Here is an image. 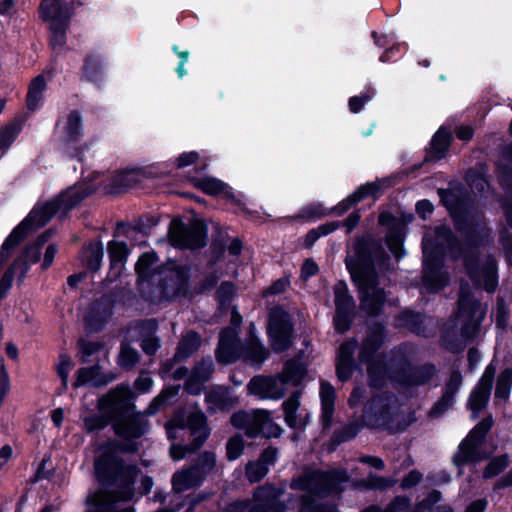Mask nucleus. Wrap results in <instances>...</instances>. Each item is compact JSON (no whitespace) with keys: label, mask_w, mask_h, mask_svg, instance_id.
<instances>
[{"label":"nucleus","mask_w":512,"mask_h":512,"mask_svg":"<svg viewBox=\"0 0 512 512\" xmlns=\"http://www.w3.org/2000/svg\"><path fill=\"white\" fill-rule=\"evenodd\" d=\"M361 429L362 425L357 421L349 422L341 428L335 429L330 437L331 449H335L342 443L353 440L360 433Z\"/></svg>","instance_id":"40"},{"label":"nucleus","mask_w":512,"mask_h":512,"mask_svg":"<svg viewBox=\"0 0 512 512\" xmlns=\"http://www.w3.org/2000/svg\"><path fill=\"white\" fill-rule=\"evenodd\" d=\"M160 222V217L153 214H143L134 220L135 229L137 234L148 236L151 234L152 229Z\"/></svg>","instance_id":"54"},{"label":"nucleus","mask_w":512,"mask_h":512,"mask_svg":"<svg viewBox=\"0 0 512 512\" xmlns=\"http://www.w3.org/2000/svg\"><path fill=\"white\" fill-rule=\"evenodd\" d=\"M280 490L273 484L258 486L253 492L255 502L268 505L272 512H285V504L280 501Z\"/></svg>","instance_id":"29"},{"label":"nucleus","mask_w":512,"mask_h":512,"mask_svg":"<svg viewBox=\"0 0 512 512\" xmlns=\"http://www.w3.org/2000/svg\"><path fill=\"white\" fill-rule=\"evenodd\" d=\"M106 250L109 259V270L103 282L109 285L116 282L121 277L131 249L125 241L112 239L108 241Z\"/></svg>","instance_id":"20"},{"label":"nucleus","mask_w":512,"mask_h":512,"mask_svg":"<svg viewBox=\"0 0 512 512\" xmlns=\"http://www.w3.org/2000/svg\"><path fill=\"white\" fill-rule=\"evenodd\" d=\"M328 215V210L320 203L310 204L299 210L295 220L315 221Z\"/></svg>","instance_id":"52"},{"label":"nucleus","mask_w":512,"mask_h":512,"mask_svg":"<svg viewBox=\"0 0 512 512\" xmlns=\"http://www.w3.org/2000/svg\"><path fill=\"white\" fill-rule=\"evenodd\" d=\"M168 236L174 247L196 251L204 248L208 242V226L204 220H195L187 225L180 217L173 218Z\"/></svg>","instance_id":"11"},{"label":"nucleus","mask_w":512,"mask_h":512,"mask_svg":"<svg viewBox=\"0 0 512 512\" xmlns=\"http://www.w3.org/2000/svg\"><path fill=\"white\" fill-rule=\"evenodd\" d=\"M216 465V455L212 451L201 453L191 468L195 476H206L212 472Z\"/></svg>","instance_id":"48"},{"label":"nucleus","mask_w":512,"mask_h":512,"mask_svg":"<svg viewBox=\"0 0 512 512\" xmlns=\"http://www.w3.org/2000/svg\"><path fill=\"white\" fill-rule=\"evenodd\" d=\"M408 50L406 42L393 43L390 47L386 48L385 51L379 57V61L382 63L396 62L401 59Z\"/></svg>","instance_id":"57"},{"label":"nucleus","mask_w":512,"mask_h":512,"mask_svg":"<svg viewBox=\"0 0 512 512\" xmlns=\"http://www.w3.org/2000/svg\"><path fill=\"white\" fill-rule=\"evenodd\" d=\"M137 396L128 383H120L98 399V411L109 417L117 436L143 437L148 432L150 423L137 411Z\"/></svg>","instance_id":"3"},{"label":"nucleus","mask_w":512,"mask_h":512,"mask_svg":"<svg viewBox=\"0 0 512 512\" xmlns=\"http://www.w3.org/2000/svg\"><path fill=\"white\" fill-rule=\"evenodd\" d=\"M436 375L437 368L434 363L414 365L408 359H404L392 371L390 378L404 387H418L428 384Z\"/></svg>","instance_id":"18"},{"label":"nucleus","mask_w":512,"mask_h":512,"mask_svg":"<svg viewBox=\"0 0 512 512\" xmlns=\"http://www.w3.org/2000/svg\"><path fill=\"white\" fill-rule=\"evenodd\" d=\"M72 3H66V0H60L59 2H50L46 8H40L41 18L44 21L48 19H57L70 22L72 15Z\"/></svg>","instance_id":"36"},{"label":"nucleus","mask_w":512,"mask_h":512,"mask_svg":"<svg viewBox=\"0 0 512 512\" xmlns=\"http://www.w3.org/2000/svg\"><path fill=\"white\" fill-rule=\"evenodd\" d=\"M344 263L351 282L359 294V306L368 318H378L384 313L386 290L380 286V272L389 270L391 258L383 241L371 232L354 236L351 254Z\"/></svg>","instance_id":"1"},{"label":"nucleus","mask_w":512,"mask_h":512,"mask_svg":"<svg viewBox=\"0 0 512 512\" xmlns=\"http://www.w3.org/2000/svg\"><path fill=\"white\" fill-rule=\"evenodd\" d=\"M247 391L249 394L259 396L260 398L280 399L283 396V392L278 389L277 383L273 378L261 375L250 379L247 384Z\"/></svg>","instance_id":"27"},{"label":"nucleus","mask_w":512,"mask_h":512,"mask_svg":"<svg viewBox=\"0 0 512 512\" xmlns=\"http://www.w3.org/2000/svg\"><path fill=\"white\" fill-rule=\"evenodd\" d=\"M367 365V376L370 387L381 388L387 379L388 364L385 355L381 354L378 360L365 363Z\"/></svg>","instance_id":"35"},{"label":"nucleus","mask_w":512,"mask_h":512,"mask_svg":"<svg viewBox=\"0 0 512 512\" xmlns=\"http://www.w3.org/2000/svg\"><path fill=\"white\" fill-rule=\"evenodd\" d=\"M438 195L441 204L446 208L452 220L456 232H466L469 234V240L472 237L471 222H479L476 214L472 211L474 200L464 189H439Z\"/></svg>","instance_id":"7"},{"label":"nucleus","mask_w":512,"mask_h":512,"mask_svg":"<svg viewBox=\"0 0 512 512\" xmlns=\"http://www.w3.org/2000/svg\"><path fill=\"white\" fill-rule=\"evenodd\" d=\"M494 425L491 414L482 418L466 435V442H472L482 448L486 442V438Z\"/></svg>","instance_id":"39"},{"label":"nucleus","mask_w":512,"mask_h":512,"mask_svg":"<svg viewBox=\"0 0 512 512\" xmlns=\"http://www.w3.org/2000/svg\"><path fill=\"white\" fill-rule=\"evenodd\" d=\"M269 468L258 460L249 461L245 466V475L250 483H258L268 474Z\"/></svg>","instance_id":"58"},{"label":"nucleus","mask_w":512,"mask_h":512,"mask_svg":"<svg viewBox=\"0 0 512 512\" xmlns=\"http://www.w3.org/2000/svg\"><path fill=\"white\" fill-rule=\"evenodd\" d=\"M333 291L335 304L333 327L337 334L343 335L352 328L356 303L345 281H338Z\"/></svg>","instance_id":"16"},{"label":"nucleus","mask_w":512,"mask_h":512,"mask_svg":"<svg viewBox=\"0 0 512 512\" xmlns=\"http://www.w3.org/2000/svg\"><path fill=\"white\" fill-rule=\"evenodd\" d=\"M91 381L96 387L107 385L109 383V379L105 374L100 372V366L96 364L90 367L79 368L75 373V379L72 386L74 389H78Z\"/></svg>","instance_id":"31"},{"label":"nucleus","mask_w":512,"mask_h":512,"mask_svg":"<svg viewBox=\"0 0 512 512\" xmlns=\"http://www.w3.org/2000/svg\"><path fill=\"white\" fill-rule=\"evenodd\" d=\"M106 64L103 54L96 51L88 52L80 69V80L100 88L106 79Z\"/></svg>","instance_id":"22"},{"label":"nucleus","mask_w":512,"mask_h":512,"mask_svg":"<svg viewBox=\"0 0 512 512\" xmlns=\"http://www.w3.org/2000/svg\"><path fill=\"white\" fill-rule=\"evenodd\" d=\"M375 96V89L372 86H366L364 92L349 98L348 107L350 112L357 114L361 112L367 102Z\"/></svg>","instance_id":"53"},{"label":"nucleus","mask_w":512,"mask_h":512,"mask_svg":"<svg viewBox=\"0 0 512 512\" xmlns=\"http://www.w3.org/2000/svg\"><path fill=\"white\" fill-rule=\"evenodd\" d=\"M165 429L169 440H176L179 430H188L192 437L191 441L187 444L171 445L170 457L174 461H180L188 454L196 453L211 434L207 417L201 410H195L189 413H186L182 408L176 410L173 416L166 421Z\"/></svg>","instance_id":"6"},{"label":"nucleus","mask_w":512,"mask_h":512,"mask_svg":"<svg viewBox=\"0 0 512 512\" xmlns=\"http://www.w3.org/2000/svg\"><path fill=\"white\" fill-rule=\"evenodd\" d=\"M123 297V288L116 287L104 293L90 306L84 318L85 327L91 332H101L114 313V308Z\"/></svg>","instance_id":"15"},{"label":"nucleus","mask_w":512,"mask_h":512,"mask_svg":"<svg viewBox=\"0 0 512 512\" xmlns=\"http://www.w3.org/2000/svg\"><path fill=\"white\" fill-rule=\"evenodd\" d=\"M47 83L43 74H39L32 79L28 86L26 95V106L30 111H35L39 107L40 101L46 90Z\"/></svg>","instance_id":"37"},{"label":"nucleus","mask_w":512,"mask_h":512,"mask_svg":"<svg viewBox=\"0 0 512 512\" xmlns=\"http://www.w3.org/2000/svg\"><path fill=\"white\" fill-rule=\"evenodd\" d=\"M454 403L455 397L443 392L441 397L431 407L429 417L438 418L442 416L453 407Z\"/></svg>","instance_id":"60"},{"label":"nucleus","mask_w":512,"mask_h":512,"mask_svg":"<svg viewBox=\"0 0 512 512\" xmlns=\"http://www.w3.org/2000/svg\"><path fill=\"white\" fill-rule=\"evenodd\" d=\"M349 480L345 469L309 470L291 482V489L327 496L343 492L342 484Z\"/></svg>","instance_id":"8"},{"label":"nucleus","mask_w":512,"mask_h":512,"mask_svg":"<svg viewBox=\"0 0 512 512\" xmlns=\"http://www.w3.org/2000/svg\"><path fill=\"white\" fill-rule=\"evenodd\" d=\"M510 321V308L502 298L496 302L495 326L502 331H506Z\"/></svg>","instance_id":"62"},{"label":"nucleus","mask_w":512,"mask_h":512,"mask_svg":"<svg viewBox=\"0 0 512 512\" xmlns=\"http://www.w3.org/2000/svg\"><path fill=\"white\" fill-rule=\"evenodd\" d=\"M453 140L451 130L440 126L430 140V149L426 150L425 161H439L446 157Z\"/></svg>","instance_id":"23"},{"label":"nucleus","mask_w":512,"mask_h":512,"mask_svg":"<svg viewBox=\"0 0 512 512\" xmlns=\"http://www.w3.org/2000/svg\"><path fill=\"white\" fill-rule=\"evenodd\" d=\"M194 187L210 196H218L227 187V183L213 177L192 178Z\"/></svg>","instance_id":"44"},{"label":"nucleus","mask_w":512,"mask_h":512,"mask_svg":"<svg viewBox=\"0 0 512 512\" xmlns=\"http://www.w3.org/2000/svg\"><path fill=\"white\" fill-rule=\"evenodd\" d=\"M158 260L157 253L151 250L142 253L135 264L137 289L141 297L149 302L155 301V291L147 289L152 286L154 276L162 275L165 270L164 264L154 267Z\"/></svg>","instance_id":"17"},{"label":"nucleus","mask_w":512,"mask_h":512,"mask_svg":"<svg viewBox=\"0 0 512 512\" xmlns=\"http://www.w3.org/2000/svg\"><path fill=\"white\" fill-rule=\"evenodd\" d=\"M244 440L241 435L231 436L226 443V457L229 461L237 460L244 451Z\"/></svg>","instance_id":"63"},{"label":"nucleus","mask_w":512,"mask_h":512,"mask_svg":"<svg viewBox=\"0 0 512 512\" xmlns=\"http://www.w3.org/2000/svg\"><path fill=\"white\" fill-rule=\"evenodd\" d=\"M299 512H339L334 504L319 503L314 495L304 494L299 499Z\"/></svg>","instance_id":"42"},{"label":"nucleus","mask_w":512,"mask_h":512,"mask_svg":"<svg viewBox=\"0 0 512 512\" xmlns=\"http://www.w3.org/2000/svg\"><path fill=\"white\" fill-rule=\"evenodd\" d=\"M380 194H382V187L379 183L375 181L367 182L357 187L356 190L352 194H350V200L352 202H355V204L357 205L360 201L368 197L378 198Z\"/></svg>","instance_id":"49"},{"label":"nucleus","mask_w":512,"mask_h":512,"mask_svg":"<svg viewBox=\"0 0 512 512\" xmlns=\"http://www.w3.org/2000/svg\"><path fill=\"white\" fill-rule=\"evenodd\" d=\"M471 227V240L468 233L458 232L463 237L461 242L447 225L437 226L435 236L443 241L452 259L462 257L466 275L472 282H477L480 278L478 249L485 246L488 234L479 222H471Z\"/></svg>","instance_id":"5"},{"label":"nucleus","mask_w":512,"mask_h":512,"mask_svg":"<svg viewBox=\"0 0 512 512\" xmlns=\"http://www.w3.org/2000/svg\"><path fill=\"white\" fill-rule=\"evenodd\" d=\"M397 327L405 328L408 331L420 334L424 330V314L405 308L395 316Z\"/></svg>","instance_id":"32"},{"label":"nucleus","mask_w":512,"mask_h":512,"mask_svg":"<svg viewBox=\"0 0 512 512\" xmlns=\"http://www.w3.org/2000/svg\"><path fill=\"white\" fill-rule=\"evenodd\" d=\"M112 422L103 411H98V414H92L84 418V427L88 433L99 432L104 430Z\"/></svg>","instance_id":"51"},{"label":"nucleus","mask_w":512,"mask_h":512,"mask_svg":"<svg viewBox=\"0 0 512 512\" xmlns=\"http://www.w3.org/2000/svg\"><path fill=\"white\" fill-rule=\"evenodd\" d=\"M491 392L475 387L468 398L467 406L472 412V418L476 419L479 413L487 406Z\"/></svg>","instance_id":"43"},{"label":"nucleus","mask_w":512,"mask_h":512,"mask_svg":"<svg viewBox=\"0 0 512 512\" xmlns=\"http://www.w3.org/2000/svg\"><path fill=\"white\" fill-rule=\"evenodd\" d=\"M269 356L270 352L263 343L248 342L241 345L240 360L255 369H260Z\"/></svg>","instance_id":"28"},{"label":"nucleus","mask_w":512,"mask_h":512,"mask_svg":"<svg viewBox=\"0 0 512 512\" xmlns=\"http://www.w3.org/2000/svg\"><path fill=\"white\" fill-rule=\"evenodd\" d=\"M489 454L482 451L480 447L472 442H466V438H464L459 446L457 452L454 454L452 458L453 464L459 469V474L461 470L469 465L476 464L482 460L488 459Z\"/></svg>","instance_id":"24"},{"label":"nucleus","mask_w":512,"mask_h":512,"mask_svg":"<svg viewBox=\"0 0 512 512\" xmlns=\"http://www.w3.org/2000/svg\"><path fill=\"white\" fill-rule=\"evenodd\" d=\"M363 422L370 429L388 431L390 434L403 432L407 428L406 423H398L394 426V412L388 398L381 394L373 395L363 407Z\"/></svg>","instance_id":"13"},{"label":"nucleus","mask_w":512,"mask_h":512,"mask_svg":"<svg viewBox=\"0 0 512 512\" xmlns=\"http://www.w3.org/2000/svg\"><path fill=\"white\" fill-rule=\"evenodd\" d=\"M267 337L272 350L282 353L290 349L294 339V322L290 313L280 305L274 306L268 314Z\"/></svg>","instance_id":"12"},{"label":"nucleus","mask_w":512,"mask_h":512,"mask_svg":"<svg viewBox=\"0 0 512 512\" xmlns=\"http://www.w3.org/2000/svg\"><path fill=\"white\" fill-rule=\"evenodd\" d=\"M215 371V365L210 355L202 357L197 361L191 373L193 376L200 378L202 381L208 382Z\"/></svg>","instance_id":"50"},{"label":"nucleus","mask_w":512,"mask_h":512,"mask_svg":"<svg viewBox=\"0 0 512 512\" xmlns=\"http://www.w3.org/2000/svg\"><path fill=\"white\" fill-rule=\"evenodd\" d=\"M386 326L384 322L375 321L367 326L366 337L359 346L358 360L364 364L378 360L379 350L385 343Z\"/></svg>","instance_id":"19"},{"label":"nucleus","mask_w":512,"mask_h":512,"mask_svg":"<svg viewBox=\"0 0 512 512\" xmlns=\"http://www.w3.org/2000/svg\"><path fill=\"white\" fill-rule=\"evenodd\" d=\"M95 478L103 490L114 488V493L123 501L134 497V484L140 469L127 464L115 451H104L94 461Z\"/></svg>","instance_id":"4"},{"label":"nucleus","mask_w":512,"mask_h":512,"mask_svg":"<svg viewBox=\"0 0 512 512\" xmlns=\"http://www.w3.org/2000/svg\"><path fill=\"white\" fill-rule=\"evenodd\" d=\"M509 463L510 459L507 453L492 457L485 466L482 477L484 479H492L497 477L506 470V468L509 466Z\"/></svg>","instance_id":"47"},{"label":"nucleus","mask_w":512,"mask_h":512,"mask_svg":"<svg viewBox=\"0 0 512 512\" xmlns=\"http://www.w3.org/2000/svg\"><path fill=\"white\" fill-rule=\"evenodd\" d=\"M241 358V345H217L215 359L220 365H231Z\"/></svg>","instance_id":"45"},{"label":"nucleus","mask_w":512,"mask_h":512,"mask_svg":"<svg viewBox=\"0 0 512 512\" xmlns=\"http://www.w3.org/2000/svg\"><path fill=\"white\" fill-rule=\"evenodd\" d=\"M22 122L13 120L0 129V151H6L22 130Z\"/></svg>","instance_id":"46"},{"label":"nucleus","mask_w":512,"mask_h":512,"mask_svg":"<svg viewBox=\"0 0 512 512\" xmlns=\"http://www.w3.org/2000/svg\"><path fill=\"white\" fill-rule=\"evenodd\" d=\"M413 220L412 214L401 213L396 217L391 211L383 210L378 215V225L386 227L385 244L396 260L405 255L404 241L406 237V226Z\"/></svg>","instance_id":"14"},{"label":"nucleus","mask_w":512,"mask_h":512,"mask_svg":"<svg viewBox=\"0 0 512 512\" xmlns=\"http://www.w3.org/2000/svg\"><path fill=\"white\" fill-rule=\"evenodd\" d=\"M498 270L497 263L494 259L487 260L482 266L479 264L480 278L477 282H472L475 285L480 284L481 280L484 282L486 292H495L498 286Z\"/></svg>","instance_id":"38"},{"label":"nucleus","mask_w":512,"mask_h":512,"mask_svg":"<svg viewBox=\"0 0 512 512\" xmlns=\"http://www.w3.org/2000/svg\"><path fill=\"white\" fill-rule=\"evenodd\" d=\"M261 428L266 439L278 438L283 432L281 426L271 419L269 412L264 410L261 411Z\"/></svg>","instance_id":"55"},{"label":"nucleus","mask_w":512,"mask_h":512,"mask_svg":"<svg viewBox=\"0 0 512 512\" xmlns=\"http://www.w3.org/2000/svg\"><path fill=\"white\" fill-rule=\"evenodd\" d=\"M450 282V274L444 267L443 247L435 244L423 250L421 284L428 294H437Z\"/></svg>","instance_id":"10"},{"label":"nucleus","mask_w":512,"mask_h":512,"mask_svg":"<svg viewBox=\"0 0 512 512\" xmlns=\"http://www.w3.org/2000/svg\"><path fill=\"white\" fill-rule=\"evenodd\" d=\"M78 346L81 352V362L87 363L91 356L95 355L103 349L104 343L101 341H89L80 339L78 341Z\"/></svg>","instance_id":"64"},{"label":"nucleus","mask_w":512,"mask_h":512,"mask_svg":"<svg viewBox=\"0 0 512 512\" xmlns=\"http://www.w3.org/2000/svg\"><path fill=\"white\" fill-rule=\"evenodd\" d=\"M84 136L83 119L81 112L74 109L67 115L64 126V140L67 144L77 143Z\"/></svg>","instance_id":"33"},{"label":"nucleus","mask_w":512,"mask_h":512,"mask_svg":"<svg viewBox=\"0 0 512 512\" xmlns=\"http://www.w3.org/2000/svg\"><path fill=\"white\" fill-rule=\"evenodd\" d=\"M193 471H177L172 476V487L176 492H183L192 486V481L195 478Z\"/></svg>","instance_id":"59"},{"label":"nucleus","mask_w":512,"mask_h":512,"mask_svg":"<svg viewBox=\"0 0 512 512\" xmlns=\"http://www.w3.org/2000/svg\"><path fill=\"white\" fill-rule=\"evenodd\" d=\"M442 345L446 350L453 354L461 353L465 345L454 331H446L441 335Z\"/></svg>","instance_id":"61"},{"label":"nucleus","mask_w":512,"mask_h":512,"mask_svg":"<svg viewBox=\"0 0 512 512\" xmlns=\"http://www.w3.org/2000/svg\"><path fill=\"white\" fill-rule=\"evenodd\" d=\"M512 389V367H505L498 375L494 392L495 400L507 402Z\"/></svg>","instance_id":"41"},{"label":"nucleus","mask_w":512,"mask_h":512,"mask_svg":"<svg viewBox=\"0 0 512 512\" xmlns=\"http://www.w3.org/2000/svg\"><path fill=\"white\" fill-rule=\"evenodd\" d=\"M335 368L338 380L345 383L351 379L357 369V362L356 360L337 358Z\"/></svg>","instance_id":"56"},{"label":"nucleus","mask_w":512,"mask_h":512,"mask_svg":"<svg viewBox=\"0 0 512 512\" xmlns=\"http://www.w3.org/2000/svg\"><path fill=\"white\" fill-rule=\"evenodd\" d=\"M231 387L216 385L205 394V402L221 412H229L236 407L238 399L231 395Z\"/></svg>","instance_id":"26"},{"label":"nucleus","mask_w":512,"mask_h":512,"mask_svg":"<svg viewBox=\"0 0 512 512\" xmlns=\"http://www.w3.org/2000/svg\"><path fill=\"white\" fill-rule=\"evenodd\" d=\"M202 344L201 335L195 330H189L182 336L175 349V360L186 361L196 353Z\"/></svg>","instance_id":"30"},{"label":"nucleus","mask_w":512,"mask_h":512,"mask_svg":"<svg viewBox=\"0 0 512 512\" xmlns=\"http://www.w3.org/2000/svg\"><path fill=\"white\" fill-rule=\"evenodd\" d=\"M140 183V179L134 169H120L103 180L100 187L104 195L120 196L128 193Z\"/></svg>","instance_id":"21"},{"label":"nucleus","mask_w":512,"mask_h":512,"mask_svg":"<svg viewBox=\"0 0 512 512\" xmlns=\"http://www.w3.org/2000/svg\"><path fill=\"white\" fill-rule=\"evenodd\" d=\"M307 374V365L298 358L288 360L283 367L282 382L299 386Z\"/></svg>","instance_id":"34"},{"label":"nucleus","mask_w":512,"mask_h":512,"mask_svg":"<svg viewBox=\"0 0 512 512\" xmlns=\"http://www.w3.org/2000/svg\"><path fill=\"white\" fill-rule=\"evenodd\" d=\"M104 257V246L100 239L90 240L83 246L80 259L86 271L92 275L96 274L102 267Z\"/></svg>","instance_id":"25"},{"label":"nucleus","mask_w":512,"mask_h":512,"mask_svg":"<svg viewBox=\"0 0 512 512\" xmlns=\"http://www.w3.org/2000/svg\"><path fill=\"white\" fill-rule=\"evenodd\" d=\"M94 193L91 186L79 189L68 187L51 200L40 206H35L28 215L16 225L5 238L0 248V271L12 257L16 248L36 229L45 226L56 214L66 217L70 211L80 205Z\"/></svg>","instance_id":"2"},{"label":"nucleus","mask_w":512,"mask_h":512,"mask_svg":"<svg viewBox=\"0 0 512 512\" xmlns=\"http://www.w3.org/2000/svg\"><path fill=\"white\" fill-rule=\"evenodd\" d=\"M191 269L188 265L173 264L166 268L159 278L158 284L147 290L155 291V301H172L178 297L190 296Z\"/></svg>","instance_id":"9"}]
</instances>
